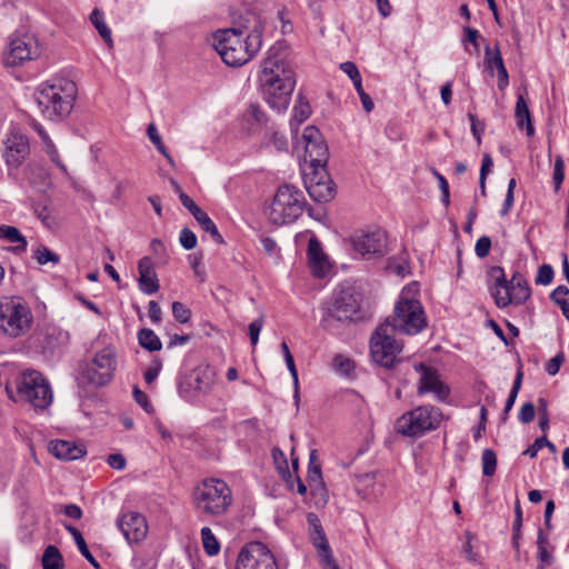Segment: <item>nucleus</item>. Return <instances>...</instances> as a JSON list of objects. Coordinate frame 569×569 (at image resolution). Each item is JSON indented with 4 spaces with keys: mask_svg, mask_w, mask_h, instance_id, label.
<instances>
[{
    "mask_svg": "<svg viewBox=\"0 0 569 569\" xmlns=\"http://www.w3.org/2000/svg\"><path fill=\"white\" fill-rule=\"evenodd\" d=\"M522 378H523V372L521 370V365H520L519 368H518V371L516 373L512 388H511V390L509 392V396H508V399L506 401L505 409H503L502 415H501V420L502 421L507 420L508 415H509L510 410L512 409V407L515 405V401H516L517 396L519 393V390L521 388Z\"/></svg>",
    "mask_w": 569,
    "mask_h": 569,
    "instance_id": "38",
    "label": "nucleus"
},
{
    "mask_svg": "<svg viewBox=\"0 0 569 569\" xmlns=\"http://www.w3.org/2000/svg\"><path fill=\"white\" fill-rule=\"evenodd\" d=\"M76 97V83L66 79L42 83L34 93L41 114L54 122L61 121L70 114Z\"/></svg>",
    "mask_w": 569,
    "mask_h": 569,
    "instance_id": "2",
    "label": "nucleus"
},
{
    "mask_svg": "<svg viewBox=\"0 0 569 569\" xmlns=\"http://www.w3.org/2000/svg\"><path fill=\"white\" fill-rule=\"evenodd\" d=\"M361 298L351 287L335 291L331 302L323 307L321 325L333 329L337 323L356 321L361 318Z\"/></svg>",
    "mask_w": 569,
    "mask_h": 569,
    "instance_id": "5",
    "label": "nucleus"
},
{
    "mask_svg": "<svg viewBox=\"0 0 569 569\" xmlns=\"http://www.w3.org/2000/svg\"><path fill=\"white\" fill-rule=\"evenodd\" d=\"M116 367L114 353L110 349H102L86 366L83 376L89 383L102 387L111 381Z\"/></svg>",
    "mask_w": 569,
    "mask_h": 569,
    "instance_id": "15",
    "label": "nucleus"
},
{
    "mask_svg": "<svg viewBox=\"0 0 569 569\" xmlns=\"http://www.w3.org/2000/svg\"><path fill=\"white\" fill-rule=\"evenodd\" d=\"M33 322L29 306L20 298H6L0 301V331L11 338L26 335Z\"/></svg>",
    "mask_w": 569,
    "mask_h": 569,
    "instance_id": "10",
    "label": "nucleus"
},
{
    "mask_svg": "<svg viewBox=\"0 0 569 569\" xmlns=\"http://www.w3.org/2000/svg\"><path fill=\"white\" fill-rule=\"evenodd\" d=\"M203 550L208 556H217L220 551V543L209 527L200 531Z\"/></svg>",
    "mask_w": 569,
    "mask_h": 569,
    "instance_id": "39",
    "label": "nucleus"
},
{
    "mask_svg": "<svg viewBox=\"0 0 569 569\" xmlns=\"http://www.w3.org/2000/svg\"><path fill=\"white\" fill-rule=\"evenodd\" d=\"M0 239H4L8 242L17 243L12 248L16 254L22 253L27 250V239L21 234L20 230L13 226L1 224L0 226Z\"/></svg>",
    "mask_w": 569,
    "mask_h": 569,
    "instance_id": "29",
    "label": "nucleus"
},
{
    "mask_svg": "<svg viewBox=\"0 0 569 569\" xmlns=\"http://www.w3.org/2000/svg\"><path fill=\"white\" fill-rule=\"evenodd\" d=\"M90 21L99 32L100 37L103 39V41L107 43L109 48L113 47V41L111 37V30L104 22V14L103 12L94 8L90 14Z\"/></svg>",
    "mask_w": 569,
    "mask_h": 569,
    "instance_id": "34",
    "label": "nucleus"
},
{
    "mask_svg": "<svg viewBox=\"0 0 569 569\" xmlns=\"http://www.w3.org/2000/svg\"><path fill=\"white\" fill-rule=\"evenodd\" d=\"M306 518L309 527L310 541L315 548H317L319 555L331 552L330 545L318 515L315 512H308Z\"/></svg>",
    "mask_w": 569,
    "mask_h": 569,
    "instance_id": "26",
    "label": "nucleus"
},
{
    "mask_svg": "<svg viewBox=\"0 0 569 569\" xmlns=\"http://www.w3.org/2000/svg\"><path fill=\"white\" fill-rule=\"evenodd\" d=\"M333 367L337 372L346 377H350L355 370L353 361L342 355H337L333 358Z\"/></svg>",
    "mask_w": 569,
    "mask_h": 569,
    "instance_id": "47",
    "label": "nucleus"
},
{
    "mask_svg": "<svg viewBox=\"0 0 569 569\" xmlns=\"http://www.w3.org/2000/svg\"><path fill=\"white\" fill-rule=\"evenodd\" d=\"M260 243L264 253L269 257H279L280 249L278 248L277 242L269 236H261Z\"/></svg>",
    "mask_w": 569,
    "mask_h": 569,
    "instance_id": "58",
    "label": "nucleus"
},
{
    "mask_svg": "<svg viewBox=\"0 0 569 569\" xmlns=\"http://www.w3.org/2000/svg\"><path fill=\"white\" fill-rule=\"evenodd\" d=\"M387 269L401 277H406L410 273L409 263L405 258L399 262L396 260V258H389Z\"/></svg>",
    "mask_w": 569,
    "mask_h": 569,
    "instance_id": "51",
    "label": "nucleus"
},
{
    "mask_svg": "<svg viewBox=\"0 0 569 569\" xmlns=\"http://www.w3.org/2000/svg\"><path fill=\"white\" fill-rule=\"evenodd\" d=\"M321 466L317 461V450H311L308 465L307 482L308 485L322 482Z\"/></svg>",
    "mask_w": 569,
    "mask_h": 569,
    "instance_id": "40",
    "label": "nucleus"
},
{
    "mask_svg": "<svg viewBox=\"0 0 569 569\" xmlns=\"http://www.w3.org/2000/svg\"><path fill=\"white\" fill-rule=\"evenodd\" d=\"M139 289L147 295L156 293L160 286L153 263L149 257H143L138 262Z\"/></svg>",
    "mask_w": 569,
    "mask_h": 569,
    "instance_id": "24",
    "label": "nucleus"
},
{
    "mask_svg": "<svg viewBox=\"0 0 569 569\" xmlns=\"http://www.w3.org/2000/svg\"><path fill=\"white\" fill-rule=\"evenodd\" d=\"M179 242L186 250H192L197 246V236L189 228H183L180 231Z\"/></svg>",
    "mask_w": 569,
    "mask_h": 569,
    "instance_id": "55",
    "label": "nucleus"
},
{
    "mask_svg": "<svg viewBox=\"0 0 569 569\" xmlns=\"http://www.w3.org/2000/svg\"><path fill=\"white\" fill-rule=\"evenodd\" d=\"M395 327L390 319H386L371 335L370 353L373 361L386 369H392L400 362L398 355L402 351V343L395 339Z\"/></svg>",
    "mask_w": 569,
    "mask_h": 569,
    "instance_id": "9",
    "label": "nucleus"
},
{
    "mask_svg": "<svg viewBox=\"0 0 569 569\" xmlns=\"http://www.w3.org/2000/svg\"><path fill=\"white\" fill-rule=\"evenodd\" d=\"M549 539L548 535L543 532L540 528L537 535V557H538V566L537 569H546L551 566L555 561L553 556L548 550Z\"/></svg>",
    "mask_w": 569,
    "mask_h": 569,
    "instance_id": "30",
    "label": "nucleus"
},
{
    "mask_svg": "<svg viewBox=\"0 0 569 569\" xmlns=\"http://www.w3.org/2000/svg\"><path fill=\"white\" fill-rule=\"evenodd\" d=\"M43 569H63V558L60 550L56 546H48L42 555Z\"/></svg>",
    "mask_w": 569,
    "mask_h": 569,
    "instance_id": "36",
    "label": "nucleus"
},
{
    "mask_svg": "<svg viewBox=\"0 0 569 569\" xmlns=\"http://www.w3.org/2000/svg\"><path fill=\"white\" fill-rule=\"evenodd\" d=\"M137 337L139 345L150 352L160 351L162 348L160 338L154 333L152 329L142 328L138 331Z\"/></svg>",
    "mask_w": 569,
    "mask_h": 569,
    "instance_id": "35",
    "label": "nucleus"
},
{
    "mask_svg": "<svg viewBox=\"0 0 569 569\" xmlns=\"http://www.w3.org/2000/svg\"><path fill=\"white\" fill-rule=\"evenodd\" d=\"M214 370L209 365H199L193 369H182L177 377L179 396L193 402L200 395L210 392L214 385Z\"/></svg>",
    "mask_w": 569,
    "mask_h": 569,
    "instance_id": "11",
    "label": "nucleus"
},
{
    "mask_svg": "<svg viewBox=\"0 0 569 569\" xmlns=\"http://www.w3.org/2000/svg\"><path fill=\"white\" fill-rule=\"evenodd\" d=\"M193 218L197 220L201 229L209 233L212 240L216 243L223 244L224 240L221 233L219 232L216 223L212 221V219L204 212L202 209L198 210L197 212H193Z\"/></svg>",
    "mask_w": 569,
    "mask_h": 569,
    "instance_id": "33",
    "label": "nucleus"
},
{
    "mask_svg": "<svg viewBox=\"0 0 569 569\" xmlns=\"http://www.w3.org/2000/svg\"><path fill=\"white\" fill-rule=\"evenodd\" d=\"M302 192L293 186H280L269 208V220L277 226L295 222L303 212Z\"/></svg>",
    "mask_w": 569,
    "mask_h": 569,
    "instance_id": "8",
    "label": "nucleus"
},
{
    "mask_svg": "<svg viewBox=\"0 0 569 569\" xmlns=\"http://www.w3.org/2000/svg\"><path fill=\"white\" fill-rule=\"evenodd\" d=\"M48 450L56 458L66 461L80 459L87 452L86 447L82 443L60 439L49 441Z\"/></svg>",
    "mask_w": 569,
    "mask_h": 569,
    "instance_id": "23",
    "label": "nucleus"
},
{
    "mask_svg": "<svg viewBox=\"0 0 569 569\" xmlns=\"http://www.w3.org/2000/svg\"><path fill=\"white\" fill-rule=\"evenodd\" d=\"M551 301L557 305V301H569V289L560 284L550 293Z\"/></svg>",
    "mask_w": 569,
    "mask_h": 569,
    "instance_id": "64",
    "label": "nucleus"
},
{
    "mask_svg": "<svg viewBox=\"0 0 569 569\" xmlns=\"http://www.w3.org/2000/svg\"><path fill=\"white\" fill-rule=\"evenodd\" d=\"M234 569H279L274 555L261 541L246 543L237 558Z\"/></svg>",
    "mask_w": 569,
    "mask_h": 569,
    "instance_id": "14",
    "label": "nucleus"
},
{
    "mask_svg": "<svg viewBox=\"0 0 569 569\" xmlns=\"http://www.w3.org/2000/svg\"><path fill=\"white\" fill-rule=\"evenodd\" d=\"M38 49L34 41L29 37L12 39L9 51L6 54L4 62L7 66H17L37 56Z\"/></svg>",
    "mask_w": 569,
    "mask_h": 569,
    "instance_id": "21",
    "label": "nucleus"
},
{
    "mask_svg": "<svg viewBox=\"0 0 569 569\" xmlns=\"http://www.w3.org/2000/svg\"><path fill=\"white\" fill-rule=\"evenodd\" d=\"M171 309H172V316L178 322L187 323L190 321L191 315H192L191 310L182 302L173 301Z\"/></svg>",
    "mask_w": 569,
    "mask_h": 569,
    "instance_id": "49",
    "label": "nucleus"
},
{
    "mask_svg": "<svg viewBox=\"0 0 569 569\" xmlns=\"http://www.w3.org/2000/svg\"><path fill=\"white\" fill-rule=\"evenodd\" d=\"M547 447L552 453L557 451L556 446L548 440L546 436L538 437L531 446H529L523 455H528L530 458H535L538 451Z\"/></svg>",
    "mask_w": 569,
    "mask_h": 569,
    "instance_id": "46",
    "label": "nucleus"
},
{
    "mask_svg": "<svg viewBox=\"0 0 569 569\" xmlns=\"http://www.w3.org/2000/svg\"><path fill=\"white\" fill-rule=\"evenodd\" d=\"M307 256L312 274L317 278L325 277L328 267V260L322 250L321 242L315 236L309 239Z\"/></svg>",
    "mask_w": 569,
    "mask_h": 569,
    "instance_id": "25",
    "label": "nucleus"
},
{
    "mask_svg": "<svg viewBox=\"0 0 569 569\" xmlns=\"http://www.w3.org/2000/svg\"><path fill=\"white\" fill-rule=\"evenodd\" d=\"M442 420V411L431 405L419 406L405 412L396 420L397 433L409 438H420L429 431L438 429Z\"/></svg>",
    "mask_w": 569,
    "mask_h": 569,
    "instance_id": "6",
    "label": "nucleus"
},
{
    "mask_svg": "<svg viewBox=\"0 0 569 569\" xmlns=\"http://www.w3.org/2000/svg\"><path fill=\"white\" fill-rule=\"evenodd\" d=\"M468 119L470 121L471 133L477 140L478 146L481 144V136L485 131L486 123L477 118L475 113L469 112Z\"/></svg>",
    "mask_w": 569,
    "mask_h": 569,
    "instance_id": "52",
    "label": "nucleus"
},
{
    "mask_svg": "<svg viewBox=\"0 0 569 569\" xmlns=\"http://www.w3.org/2000/svg\"><path fill=\"white\" fill-rule=\"evenodd\" d=\"M107 463L116 470H123L127 465L124 456L120 452H114L108 456Z\"/></svg>",
    "mask_w": 569,
    "mask_h": 569,
    "instance_id": "63",
    "label": "nucleus"
},
{
    "mask_svg": "<svg viewBox=\"0 0 569 569\" xmlns=\"http://www.w3.org/2000/svg\"><path fill=\"white\" fill-rule=\"evenodd\" d=\"M33 259H36L40 266L47 264L49 262L53 264H58L60 262V256L43 244H39L33 250Z\"/></svg>",
    "mask_w": 569,
    "mask_h": 569,
    "instance_id": "42",
    "label": "nucleus"
},
{
    "mask_svg": "<svg viewBox=\"0 0 569 569\" xmlns=\"http://www.w3.org/2000/svg\"><path fill=\"white\" fill-rule=\"evenodd\" d=\"M64 529L73 537L74 542L80 551V553L86 558V560L94 568V569H101L100 563L97 561V559L93 557V555L90 552L87 542L82 536V533L72 525L64 523Z\"/></svg>",
    "mask_w": 569,
    "mask_h": 569,
    "instance_id": "31",
    "label": "nucleus"
},
{
    "mask_svg": "<svg viewBox=\"0 0 569 569\" xmlns=\"http://www.w3.org/2000/svg\"><path fill=\"white\" fill-rule=\"evenodd\" d=\"M133 398L136 402L148 413L152 412L154 409L149 400L147 393L139 389V387H133L132 390Z\"/></svg>",
    "mask_w": 569,
    "mask_h": 569,
    "instance_id": "56",
    "label": "nucleus"
},
{
    "mask_svg": "<svg viewBox=\"0 0 569 569\" xmlns=\"http://www.w3.org/2000/svg\"><path fill=\"white\" fill-rule=\"evenodd\" d=\"M30 152L28 139L21 134H11L6 141L4 158L9 167H19Z\"/></svg>",
    "mask_w": 569,
    "mask_h": 569,
    "instance_id": "22",
    "label": "nucleus"
},
{
    "mask_svg": "<svg viewBox=\"0 0 569 569\" xmlns=\"http://www.w3.org/2000/svg\"><path fill=\"white\" fill-rule=\"evenodd\" d=\"M491 244H492V242H491L490 237L481 236L477 240L476 246H475V252H476L477 257H479L481 259L488 257L490 249H491Z\"/></svg>",
    "mask_w": 569,
    "mask_h": 569,
    "instance_id": "57",
    "label": "nucleus"
},
{
    "mask_svg": "<svg viewBox=\"0 0 569 569\" xmlns=\"http://www.w3.org/2000/svg\"><path fill=\"white\" fill-rule=\"evenodd\" d=\"M17 393L21 400L32 405L34 409H47L53 399L48 379L38 370L27 369L14 379Z\"/></svg>",
    "mask_w": 569,
    "mask_h": 569,
    "instance_id": "7",
    "label": "nucleus"
},
{
    "mask_svg": "<svg viewBox=\"0 0 569 569\" xmlns=\"http://www.w3.org/2000/svg\"><path fill=\"white\" fill-rule=\"evenodd\" d=\"M310 114L311 108L309 102L302 97L301 93H299L297 104L293 108V120L300 124L306 121Z\"/></svg>",
    "mask_w": 569,
    "mask_h": 569,
    "instance_id": "43",
    "label": "nucleus"
},
{
    "mask_svg": "<svg viewBox=\"0 0 569 569\" xmlns=\"http://www.w3.org/2000/svg\"><path fill=\"white\" fill-rule=\"evenodd\" d=\"M531 296V289L526 278L516 271L511 279L508 280L507 290L505 292L497 291L495 295V303L498 308H506L509 305H523Z\"/></svg>",
    "mask_w": 569,
    "mask_h": 569,
    "instance_id": "17",
    "label": "nucleus"
},
{
    "mask_svg": "<svg viewBox=\"0 0 569 569\" xmlns=\"http://www.w3.org/2000/svg\"><path fill=\"white\" fill-rule=\"evenodd\" d=\"M563 361H565V353L562 351H560L546 363L545 369H546L547 373L549 376H556L559 372L560 367L562 366Z\"/></svg>",
    "mask_w": 569,
    "mask_h": 569,
    "instance_id": "59",
    "label": "nucleus"
},
{
    "mask_svg": "<svg viewBox=\"0 0 569 569\" xmlns=\"http://www.w3.org/2000/svg\"><path fill=\"white\" fill-rule=\"evenodd\" d=\"M482 473L486 477H492L497 470V455L492 449L482 451Z\"/></svg>",
    "mask_w": 569,
    "mask_h": 569,
    "instance_id": "44",
    "label": "nucleus"
},
{
    "mask_svg": "<svg viewBox=\"0 0 569 569\" xmlns=\"http://www.w3.org/2000/svg\"><path fill=\"white\" fill-rule=\"evenodd\" d=\"M230 30L244 37L248 33H258L262 40L263 26L260 17L251 11H246L233 20V27Z\"/></svg>",
    "mask_w": 569,
    "mask_h": 569,
    "instance_id": "27",
    "label": "nucleus"
},
{
    "mask_svg": "<svg viewBox=\"0 0 569 569\" xmlns=\"http://www.w3.org/2000/svg\"><path fill=\"white\" fill-rule=\"evenodd\" d=\"M515 118L518 128L522 129L526 126V134L530 138L535 136V127L531 120L528 102L523 93L518 92L517 102L515 108Z\"/></svg>",
    "mask_w": 569,
    "mask_h": 569,
    "instance_id": "28",
    "label": "nucleus"
},
{
    "mask_svg": "<svg viewBox=\"0 0 569 569\" xmlns=\"http://www.w3.org/2000/svg\"><path fill=\"white\" fill-rule=\"evenodd\" d=\"M413 368L417 372L421 373L417 388V393L419 396L432 392L437 400L441 402L448 399L450 396V388L440 380L436 368L427 366L423 362L416 363Z\"/></svg>",
    "mask_w": 569,
    "mask_h": 569,
    "instance_id": "18",
    "label": "nucleus"
},
{
    "mask_svg": "<svg viewBox=\"0 0 569 569\" xmlns=\"http://www.w3.org/2000/svg\"><path fill=\"white\" fill-rule=\"evenodd\" d=\"M485 68L491 77L495 74V69L497 71L506 69L498 42L493 49L489 44L485 47Z\"/></svg>",
    "mask_w": 569,
    "mask_h": 569,
    "instance_id": "32",
    "label": "nucleus"
},
{
    "mask_svg": "<svg viewBox=\"0 0 569 569\" xmlns=\"http://www.w3.org/2000/svg\"><path fill=\"white\" fill-rule=\"evenodd\" d=\"M216 51L222 61L230 67H240L247 63L259 51L262 40L258 33H248L239 37L234 30L220 31L214 37Z\"/></svg>",
    "mask_w": 569,
    "mask_h": 569,
    "instance_id": "3",
    "label": "nucleus"
},
{
    "mask_svg": "<svg viewBox=\"0 0 569 569\" xmlns=\"http://www.w3.org/2000/svg\"><path fill=\"white\" fill-rule=\"evenodd\" d=\"M565 179V161L561 156H557L553 164L552 181L555 191L558 192Z\"/></svg>",
    "mask_w": 569,
    "mask_h": 569,
    "instance_id": "48",
    "label": "nucleus"
},
{
    "mask_svg": "<svg viewBox=\"0 0 569 569\" xmlns=\"http://www.w3.org/2000/svg\"><path fill=\"white\" fill-rule=\"evenodd\" d=\"M349 242L353 251L366 260L382 258L388 252L387 232L379 227L355 231Z\"/></svg>",
    "mask_w": 569,
    "mask_h": 569,
    "instance_id": "13",
    "label": "nucleus"
},
{
    "mask_svg": "<svg viewBox=\"0 0 569 569\" xmlns=\"http://www.w3.org/2000/svg\"><path fill=\"white\" fill-rule=\"evenodd\" d=\"M488 277L493 282L490 287V292L492 298L495 299V295L497 291L505 292L507 290L508 280L506 278V273L502 267L492 266L488 270Z\"/></svg>",
    "mask_w": 569,
    "mask_h": 569,
    "instance_id": "37",
    "label": "nucleus"
},
{
    "mask_svg": "<svg viewBox=\"0 0 569 569\" xmlns=\"http://www.w3.org/2000/svg\"><path fill=\"white\" fill-rule=\"evenodd\" d=\"M536 408L532 402H525L519 411V420L522 423H530L535 419Z\"/></svg>",
    "mask_w": 569,
    "mask_h": 569,
    "instance_id": "62",
    "label": "nucleus"
},
{
    "mask_svg": "<svg viewBox=\"0 0 569 569\" xmlns=\"http://www.w3.org/2000/svg\"><path fill=\"white\" fill-rule=\"evenodd\" d=\"M395 332L417 335L427 327V317L421 302L417 299L401 298L395 307V317L390 320Z\"/></svg>",
    "mask_w": 569,
    "mask_h": 569,
    "instance_id": "12",
    "label": "nucleus"
},
{
    "mask_svg": "<svg viewBox=\"0 0 569 569\" xmlns=\"http://www.w3.org/2000/svg\"><path fill=\"white\" fill-rule=\"evenodd\" d=\"M158 561L152 556L139 555L132 558L134 569H157Z\"/></svg>",
    "mask_w": 569,
    "mask_h": 569,
    "instance_id": "50",
    "label": "nucleus"
},
{
    "mask_svg": "<svg viewBox=\"0 0 569 569\" xmlns=\"http://www.w3.org/2000/svg\"><path fill=\"white\" fill-rule=\"evenodd\" d=\"M553 276L555 272L552 267L550 264L543 263L538 268L536 283L547 286L551 283Z\"/></svg>",
    "mask_w": 569,
    "mask_h": 569,
    "instance_id": "53",
    "label": "nucleus"
},
{
    "mask_svg": "<svg viewBox=\"0 0 569 569\" xmlns=\"http://www.w3.org/2000/svg\"><path fill=\"white\" fill-rule=\"evenodd\" d=\"M281 352L283 355L286 365L288 367V370L290 371V375L292 376L293 383H295V399H299V389H298V371L295 365L293 356L290 352V349L286 341H283L280 345Z\"/></svg>",
    "mask_w": 569,
    "mask_h": 569,
    "instance_id": "41",
    "label": "nucleus"
},
{
    "mask_svg": "<svg viewBox=\"0 0 569 569\" xmlns=\"http://www.w3.org/2000/svg\"><path fill=\"white\" fill-rule=\"evenodd\" d=\"M312 177L306 181V189L316 202H329L336 196V184L330 179L326 168H311Z\"/></svg>",
    "mask_w": 569,
    "mask_h": 569,
    "instance_id": "19",
    "label": "nucleus"
},
{
    "mask_svg": "<svg viewBox=\"0 0 569 569\" xmlns=\"http://www.w3.org/2000/svg\"><path fill=\"white\" fill-rule=\"evenodd\" d=\"M263 317H259L257 318L256 320H253L250 325H249V336H250V341H251V345L252 346H256L258 343V340H259V335H260V331L263 327Z\"/></svg>",
    "mask_w": 569,
    "mask_h": 569,
    "instance_id": "61",
    "label": "nucleus"
},
{
    "mask_svg": "<svg viewBox=\"0 0 569 569\" xmlns=\"http://www.w3.org/2000/svg\"><path fill=\"white\" fill-rule=\"evenodd\" d=\"M302 139L305 141V161L309 162L310 168H326L329 149L319 129L315 126L306 127Z\"/></svg>",
    "mask_w": 569,
    "mask_h": 569,
    "instance_id": "16",
    "label": "nucleus"
},
{
    "mask_svg": "<svg viewBox=\"0 0 569 569\" xmlns=\"http://www.w3.org/2000/svg\"><path fill=\"white\" fill-rule=\"evenodd\" d=\"M147 134L150 139V141L154 144V147L157 148V150L160 152V153H164V150H167L166 146L163 144L162 142V139L154 126V123H150L147 128Z\"/></svg>",
    "mask_w": 569,
    "mask_h": 569,
    "instance_id": "60",
    "label": "nucleus"
},
{
    "mask_svg": "<svg viewBox=\"0 0 569 569\" xmlns=\"http://www.w3.org/2000/svg\"><path fill=\"white\" fill-rule=\"evenodd\" d=\"M161 369H162V360L160 358H154L151 361V365L147 368V370L143 373L144 381L148 385H151L159 376Z\"/></svg>",
    "mask_w": 569,
    "mask_h": 569,
    "instance_id": "54",
    "label": "nucleus"
},
{
    "mask_svg": "<svg viewBox=\"0 0 569 569\" xmlns=\"http://www.w3.org/2000/svg\"><path fill=\"white\" fill-rule=\"evenodd\" d=\"M192 501L198 512L221 516L232 503V492L223 480L208 478L193 488Z\"/></svg>",
    "mask_w": 569,
    "mask_h": 569,
    "instance_id": "4",
    "label": "nucleus"
},
{
    "mask_svg": "<svg viewBox=\"0 0 569 569\" xmlns=\"http://www.w3.org/2000/svg\"><path fill=\"white\" fill-rule=\"evenodd\" d=\"M117 526L129 543L142 541L148 533L146 518L136 511L123 513L117 521Z\"/></svg>",
    "mask_w": 569,
    "mask_h": 569,
    "instance_id": "20",
    "label": "nucleus"
},
{
    "mask_svg": "<svg viewBox=\"0 0 569 569\" xmlns=\"http://www.w3.org/2000/svg\"><path fill=\"white\" fill-rule=\"evenodd\" d=\"M310 493L315 499L316 507H325L328 503L329 495L325 482L309 485Z\"/></svg>",
    "mask_w": 569,
    "mask_h": 569,
    "instance_id": "45",
    "label": "nucleus"
},
{
    "mask_svg": "<svg viewBox=\"0 0 569 569\" xmlns=\"http://www.w3.org/2000/svg\"><path fill=\"white\" fill-rule=\"evenodd\" d=\"M282 42L269 49L262 63L260 83L268 104L278 112L287 110L296 86L295 72L283 61Z\"/></svg>",
    "mask_w": 569,
    "mask_h": 569,
    "instance_id": "1",
    "label": "nucleus"
}]
</instances>
